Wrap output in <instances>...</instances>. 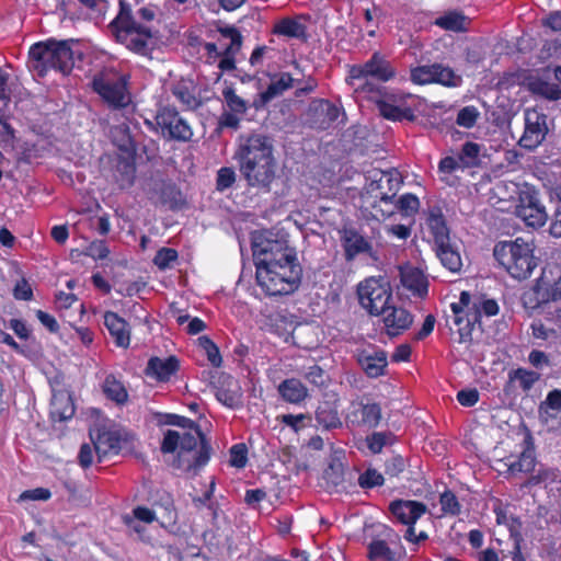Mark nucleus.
<instances>
[{"label": "nucleus", "instance_id": "nucleus-1", "mask_svg": "<svg viewBox=\"0 0 561 561\" xmlns=\"http://www.w3.org/2000/svg\"><path fill=\"white\" fill-rule=\"evenodd\" d=\"M234 158L248 187L271 192L277 175V160L271 137L262 133L240 136Z\"/></svg>", "mask_w": 561, "mask_h": 561}, {"label": "nucleus", "instance_id": "nucleus-2", "mask_svg": "<svg viewBox=\"0 0 561 561\" xmlns=\"http://www.w3.org/2000/svg\"><path fill=\"white\" fill-rule=\"evenodd\" d=\"M168 423L181 427V431L165 432L161 451L163 454L178 451L173 467L183 472L196 474L209 460V443L199 426L185 416L172 414Z\"/></svg>", "mask_w": 561, "mask_h": 561}, {"label": "nucleus", "instance_id": "nucleus-3", "mask_svg": "<svg viewBox=\"0 0 561 561\" xmlns=\"http://www.w3.org/2000/svg\"><path fill=\"white\" fill-rule=\"evenodd\" d=\"M157 18V9L152 5L140 8L136 14L125 0H119V11L108 24L111 34L129 50L147 55L152 47V23Z\"/></svg>", "mask_w": 561, "mask_h": 561}, {"label": "nucleus", "instance_id": "nucleus-4", "mask_svg": "<svg viewBox=\"0 0 561 561\" xmlns=\"http://www.w3.org/2000/svg\"><path fill=\"white\" fill-rule=\"evenodd\" d=\"M75 41L48 39L34 44L30 49V67L44 77L48 70L54 69L67 75L73 67Z\"/></svg>", "mask_w": 561, "mask_h": 561}, {"label": "nucleus", "instance_id": "nucleus-5", "mask_svg": "<svg viewBox=\"0 0 561 561\" xmlns=\"http://www.w3.org/2000/svg\"><path fill=\"white\" fill-rule=\"evenodd\" d=\"M534 250L535 247L531 242L517 238L513 241L497 243L494 247L493 255L512 277L526 279L538 265Z\"/></svg>", "mask_w": 561, "mask_h": 561}, {"label": "nucleus", "instance_id": "nucleus-6", "mask_svg": "<svg viewBox=\"0 0 561 561\" xmlns=\"http://www.w3.org/2000/svg\"><path fill=\"white\" fill-rule=\"evenodd\" d=\"M252 251L255 267L299 264L295 248L286 239L276 238L271 232L256 236Z\"/></svg>", "mask_w": 561, "mask_h": 561}, {"label": "nucleus", "instance_id": "nucleus-7", "mask_svg": "<svg viewBox=\"0 0 561 561\" xmlns=\"http://www.w3.org/2000/svg\"><path fill=\"white\" fill-rule=\"evenodd\" d=\"M301 276L300 263L256 267L257 284L271 296L288 295L295 291L300 284Z\"/></svg>", "mask_w": 561, "mask_h": 561}, {"label": "nucleus", "instance_id": "nucleus-8", "mask_svg": "<svg viewBox=\"0 0 561 561\" xmlns=\"http://www.w3.org/2000/svg\"><path fill=\"white\" fill-rule=\"evenodd\" d=\"M93 91L112 110H126L131 107V94L127 88V78L114 69H104L98 72L92 80Z\"/></svg>", "mask_w": 561, "mask_h": 561}, {"label": "nucleus", "instance_id": "nucleus-9", "mask_svg": "<svg viewBox=\"0 0 561 561\" xmlns=\"http://www.w3.org/2000/svg\"><path fill=\"white\" fill-rule=\"evenodd\" d=\"M360 306L373 316H380L392 299V290L383 277H369L357 286Z\"/></svg>", "mask_w": 561, "mask_h": 561}, {"label": "nucleus", "instance_id": "nucleus-10", "mask_svg": "<svg viewBox=\"0 0 561 561\" xmlns=\"http://www.w3.org/2000/svg\"><path fill=\"white\" fill-rule=\"evenodd\" d=\"M515 214L527 226L533 228L543 226L548 219L547 211L540 204L538 194L529 187L519 192Z\"/></svg>", "mask_w": 561, "mask_h": 561}, {"label": "nucleus", "instance_id": "nucleus-11", "mask_svg": "<svg viewBox=\"0 0 561 561\" xmlns=\"http://www.w3.org/2000/svg\"><path fill=\"white\" fill-rule=\"evenodd\" d=\"M396 76L392 65L379 53H374L371 58L363 65H354L350 69L352 84L356 80H364L373 77L381 82H387Z\"/></svg>", "mask_w": 561, "mask_h": 561}, {"label": "nucleus", "instance_id": "nucleus-12", "mask_svg": "<svg viewBox=\"0 0 561 561\" xmlns=\"http://www.w3.org/2000/svg\"><path fill=\"white\" fill-rule=\"evenodd\" d=\"M411 98V94L385 93L382 98L376 99V105L382 117L393 122L415 121L416 116L414 111L405 105V100Z\"/></svg>", "mask_w": 561, "mask_h": 561}, {"label": "nucleus", "instance_id": "nucleus-13", "mask_svg": "<svg viewBox=\"0 0 561 561\" xmlns=\"http://www.w3.org/2000/svg\"><path fill=\"white\" fill-rule=\"evenodd\" d=\"M157 125L162 133H168L169 137L179 141H188L193 131L187 122L182 118L179 112L171 106H162L156 115Z\"/></svg>", "mask_w": 561, "mask_h": 561}, {"label": "nucleus", "instance_id": "nucleus-14", "mask_svg": "<svg viewBox=\"0 0 561 561\" xmlns=\"http://www.w3.org/2000/svg\"><path fill=\"white\" fill-rule=\"evenodd\" d=\"M538 304L561 299V268L558 265H547L534 287Z\"/></svg>", "mask_w": 561, "mask_h": 561}, {"label": "nucleus", "instance_id": "nucleus-15", "mask_svg": "<svg viewBox=\"0 0 561 561\" xmlns=\"http://www.w3.org/2000/svg\"><path fill=\"white\" fill-rule=\"evenodd\" d=\"M547 133V116L536 110H527L525 113V130L518 144L525 149L534 150L545 140Z\"/></svg>", "mask_w": 561, "mask_h": 561}, {"label": "nucleus", "instance_id": "nucleus-16", "mask_svg": "<svg viewBox=\"0 0 561 561\" xmlns=\"http://www.w3.org/2000/svg\"><path fill=\"white\" fill-rule=\"evenodd\" d=\"M380 314L382 316L385 329L389 336L402 334L410 329L414 320L413 314L409 310L390 305V302L383 308Z\"/></svg>", "mask_w": 561, "mask_h": 561}, {"label": "nucleus", "instance_id": "nucleus-17", "mask_svg": "<svg viewBox=\"0 0 561 561\" xmlns=\"http://www.w3.org/2000/svg\"><path fill=\"white\" fill-rule=\"evenodd\" d=\"M540 421L550 431H561V390L550 391L538 409Z\"/></svg>", "mask_w": 561, "mask_h": 561}, {"label": "nucleus", "instance_id": "nucleus-18", "mask_svg": "<svg viewBox=\"0 0 561 561\" xmlns=\"http://www.w3.org/2000/svg\"><path fill=\"white\" fill-rule=\"evenodd\" d=\"M357 363L369 378H377L385 375L387 353L374 347L363 348L357 352Z\"/></svg>", "mask_w": 561, "mask_h": 561}, {"label": "nucleus", "instance_id": "nucleus-19", "mask_svg": "<svg viewBox=\"0 0 561 561\" xmlns=\"http://www.w3.org/2000/svg\"><path fill=\"white\" fill-rule=\"evenodd\" d=\"M389 510L394 518L403 525L415 524L427 512L425 504L410 500L393 501L390 503Z\"/></svg>", "mask_w": 561, "mask_h": 561}, {"label": "nucleus", "instance_id": "nucleus-20", "mask_svg": "<svg viewBox=\"0 0 561 561\" xmlns=\"http://www.w3.org/2000/svg\"><path fill=\"white\" fill-rule=\"evenodd\" d=\"M401 183V176L398 172H380L379 178L370 182L369 190L370 192L379 191L380 202L388 204L396 197Z\"/></svg>", "mask_w": 561, "mask_h": 561}, {"label": "nucleus", "instance_id": "nucleus-21", "mask_svg": "<svg viewBox=\"0 0 561 561\" xmlns=\"http://www.w3.org/2000/svg\"><path fill=\"white\" fill-rule=\"evenodd\" d=\"M219 33L222 38L229 39L230 43L222 49L218 67L221 71H231L236 67L233 55L239 51L242 44V37L239 31L231 26L219 28Z\"/></svg>", "mask_w": 561, "mask_h": 561}, {"label": "nucleus", "instance_id": "nucleus-22", "mask_svg": "<svg viewBox=\"0 0 561 561\" xmlns=\"http://www.w3.org/2000/svg\"><path fill=\"white\" fill-rule=\"evenodd\" d=\"M179 360L174 356L168 358L151 357L145 374L157 381H168L179 370Z\"/></svg>", "mask_w": 561, "mask_h": 561}, {"label": "nucleus", "instance_id": "nucleus-23", "mask_svg": "<svg viewBox=\"0 0 561 561\" xmlns=\"http://www.w3.org/2000/svg\"><path fill=\"white\" fill-rule=\"evenodd\" d=\"M500 465L506 468V471L512 477L519 474H529L537 466L535 450L533 448L524 449L517 458L508 457L505 460H500Z\"/></svg>", "mask_w": 561, "mask_h": 561}, {"label": "nucleus", "instance_id": "nucleus-24", "mask_svg": "<svg viewBox=\"0 0 561 561\" xmlns=\"http://www.w3.org/2000/svg\"><path fill=\"white\" fill-rule=\"evenodd\" d=\"M104 325L118 347L127 348L129 346L130 330L125 319L121 318L116 312L106 311L104 313Z\"/></svg>", "mask_w": 561, "mask_h": 561}, {"label": "nucleus", "instance_id": "nucleus-25", "mask_svg": "<svg viewBox=\"0 0 561 561\" xmlns=\"http://www.w3.org/2000/svg\"><path fill=\"white\" fill-rule=\"evenodd\" d=\"M402 286L417 297L427 294V279L423 272L416 267L407 266L400 270Z\"/></svg>", "mask_w": 561, "mask_h": 561}, {"label": "nucleus", "instance_id": "nucleus-26", "mask_svg": "<svg viewBox=\"0 0 561 561\" xmlns=\"http://www.w3.org/2000/svg\"><path fill=\"white\" fill-rule=\"evenodd\" d=\"M342 242L347 261H352L360 253H368L371 255L373 249L370 243L355 229H344Z\"/></svg>", "mask_w": 561, "mask_h": 561}, {"label": "nucleus", "instance_id": "nucleus-27", "mask_svg": "<svg viewBox=\"0 0 561 561\" xmlns=\"http://www.w3.org/2000/svg\"><path fill=\"white\" fill-rule=\"evenodd\" d=\"M435 252L440 263L450 272L457 273L462 267V261L458 245L450 239L447 242L435 245Z\"/></svg>", "mask_w": 561, "mask_h": 561}, {"label": "nucleus", "instance_id": "nucleus-28", "mask_svg": "<svg viewBox=\"0 0 561 561\" xmlns=\"http://www.w3.org/2000/svg\"><path fill=\"white\" fill-rule=\"evenodd\" d=\"M277 390L284 401L293 404H298L308 397V389L296 378L285 379L278 385Z\"/></svg>", "mask_w": 561, "mask_h": 561}, {"label": "nucleus", "instance_id": "nucleus-29", "mask_svg": "<svg viewBox=\"0 0 561 561\" xmlns=\"http://www.w3.org/2000/svg\"><path fill=\"white\" fill-rule=\"evenodd\" d=\"M294 79L288 72H280L271 77V82L260 96L263 104H266L285 91L293 88Z\"/></svg>", "mask_w": 561, "mask_h": 561}, {"label": "nucleus", "instance_id": "nucleus-30", "mask_svg": "<svg viewBox=\"0 0 561 561\" xmlns=\"http://www.w3.org/2000/svg\"><path fill=\"white\" fill-rule=\"evenodd\" d=\"M470 19L460 11H447L438 16L434 24L445 31L466 32L470 25Z\"/></svg>", "mask_w": 561, "mask_h": 561}, {"label": "nucleus", "instance_id": "nucleus-31", "mask_svg": "<svg viewBox=\"0 0 561 561\" xmlns=\"http://www.w3.org/2000/svg\"><path fill=\"white\" fill-rule=\"evenodd\" d=\"M75 414V405L70 394L66 392L54 393L50 402V415L54 421H66Z\"/></svg>", "mask_w": 561, "mask_h": 561}, {"label": "nucleus", "instance_id": "nucleus-32", "mask_svg": "<svg viewBox=\"0 0 561 561\" xmlns=\"http://www.w3.org/2000/svg\"><path fill=\"white\" fill-rule=\"evenodd\" d=\"M426 225L433 236L435 245L447 242L450 239L449 229L439 209L430 210Z\"/></svg>", "mask_w": 561, "mask_h": 561}, {"label": "nucleus", "instance_id": "nucleus-33", "mask_svg": "<svg viewBox=\"0 0 561 561\" xmlns=\"http://www.w3.org/2000/svg\"><path fill=\"white\" fill-rule=\"evenodd\" d=\"M172 93L186 108L193 110L199 105L196 88L190 80H180L172 87Z\"/></svg>", "mask_w": 561, "mask_h": 561}, {"label": "nucleus", "instance_id": "nucleus-34", "mask_svg": "<svg viewBox=\"0 0 561 561\" xmlns=\"http://www.w3.org/2000/svg\"><path fill=\"white\" fill-rule=\"evenodd\" d=\"M94 449L98 454L99 460L110 453L117 454L121 449V439L118 434L111 431L99 433L94 442Z\"/></svg>", "mask_w": 561, "mask_h": 561}, {"label": "nucleus", "instance_id": "nucleus-35", "mask_svg": "<svg viewBox=\"0 0 561 561\" xmlns=\"http://www.w3.org/2000/svg\"><path fill=\"white\" fill-rule=\"evenodd\" d=\"M102 390L107 399L116 402L117 404H123L128 399V393L123 382L118 380L113 374H110L105 377Z\"/></svg>", "mask_w": 561, "mask_h": 561}, {"label": "nucleus", "instance_id": "nucleus-36", "mask_svg": "<svg viewBox=\"0 0 561 561\" xmlns=\"http://www.w3.org/2000/svg\"><path fill=\"white\" fill-rule=\"evenodd\" d=\"M434 83L448 88H457L462 83V77L456 73L450 67L442 64H433Z\"/></svg>", "mask_w": 561, "mask_h": 561}, {"label": "nucleus", "instance_id": "nucleus-37", "mask_svg": "<svg viewBox=\"0 0 561 561\" xmlns=\"http://www.w3.org/2000/svg\"><path fill=\"white\" fill-rule=\"evenodd\" d=\"M115 181L121 190L129 188L136 178V168L133 163L122 160L118 161L114 173Z\"/></svg>", "mask_w": 561, "mask_h": 561}, {"label": "nucleus", "instance_id": "nucleus-38", "mask_svg": "<svg viewBox=\"0 0 561 561\" xmlns=\"http://www.w3.org/2000/svg\"><path fill=\"white\" fill-rule=\"evenodd\" d=\"M316 420L325 430L336 428L342 425L337 411L328 403L318 407Z\"/></svg>", "mask_w": 561, "mask_h": 561}, {"label": "nucleus", "instance_id": "nucleus-39", "mask_svg": "<svg viewBox=\"0 0 561 561\" xmlns=\"http://www.w3.org/2000/svg\"><path fill=\"white\" fill-rule=\"evenodd\" d=\"M557 479V470L539 466V468H535L530 476H528L526 481L522 484V488H531L546 482L552 483L556 482Z\"/></svg>", "mask_w": 561, "mask_h": 561}, {"label": "nucleus", "instance_id": "nucleus-40", "mask_svg": "<svg viewBox=\"0 0 561 561\" xmlns=\"http://www.w3.org/2000/svg\"><path fill=\"white\" fill-rule=\"evenodd\" d=\"M10 113L8 107L0 106V146L3 148L13 147L15 129L9 123Z\"/></svg>", "mask_w": 561, "mask_h": 561}, {"label": "nucleus", "instance_id": "nucleus-41", "mask_svg": "<svg viewBox=\"0 0 561 561\" xmlns=\"http://www.w3.org/2000/svg\"><path fill=\"white\" fill-rule=\"evenodd\" d=\"M481 146L476 142L468 141L462 145V148L458 154V160L461 168H473L479 164V154Z\"/></svg>", "mask_w": 561, "mask_h": 561}, {"label": "nucleus", "instance_id": "nucleus-42", "mask_svg": "<svg viewBox=\"0 0 561 561\" xmlns=\"http://www.w3.org/2000/svg\"><path fill=\"white\" fill-rule=\"evenodd\" d=\"M368 558L370 560L393 561L394 553L385 540H373L368 545Z\"/></svg>", "mask_w": 561, "mask_h": 561}, {"label": "nucleus", "instance_id": "nucleus-43", "mask_svg": "<svg viewBox=\"0 0 561 561\" xmlns=\"http://www.w3.org/2000/svg\"><path fill=\"white\" fill-rule=\"evenodd\" d=\"M273 33L288 37H299L304 33V26L294 19L285 18L274 25Z\"/></svg>", "mask_w": 561, "mask_h": 561}, {"label": "nucleus", "instance_id": "nucleus-44", "mask_svg": "<svg viewBox=\"0 0 561 561\" xmlns=\"http://www.w3.org/2000/svg\"><path fill=\"white\" fill-rule=\"evenodd\" d=\"M528 89L531 93L540 95L547 100L556 101L557 84L547 81L535 79L528 82Z\"/></svg>", "mask_w": 561, "mask_h": 561}, {"label": "nucleus", "instance_id": "nucleus-45", "mask_svg": "<svg viewBox=\"0 0 561 561\" xmlns=\"http://www.w3.org/2000/svg\"><path fill=\"white\" fill-rule=\"evenodd\" d=\"M362 423L368 427H376L381 420V408L377 403L362 404Z\"/></svg>", "mask_w": 561, "mask_h": 561}, {"label": "nucleus", "instance_id": "nucleus-46", "mask_svg": "<svg viewBox=\"0 0 561 561\" xmlns=\"http://www.w3.org/2000/svg\"><path fill=\"white\" fill-rule=\"evenodd\" d=\"M222 96L229 110L233 113L244 114L247 112V102L237 95L232 87H226L222 90Z\"/></svg>", "mask_w": 561, "mask_h": 561}, {"label": "nucleus", "instance_id": "nucleus-47", "mask_svg": "<svg viewBox=\"0 0 561 561\" xmlns=\"http://www.w3.org/2000/svg\"><path fill=\"white\" fill-rule=\"evenodd\" d=\"M357 482L362 489H373L381 486L385 482V478L378 470L368 468L359 474Z\"/></svg>", "mask_w": 561, "mask_h": 561}, {"label": "nucleus", "instance_id": "nucleus-48", "mask_svg": "<svg viewBox=\"0 0 561 561\" xmlns=\"http://www.w3.org/2000/svg\"><path fill=\"white\" fill-rule=\"evenodd\" d=\"M433 64L412 68L410 79L413 83L424 85L434 83Z\"/></svg>", "mask_w": 561, "mask_h": 561}, {"label": "nucleus", "instance_id": "nucleus-49", "mask_svg": "<svg viewBox=\"0 0 561 561\" xmlns=\"http://www.w3.org/2000/svg\"><path fill=\"white\" fill-rule=\"evenodd\" d=\"M420 207L419 198L413 194H404L402 195L394 205V208L398 209L405 216L414 215Z\"/></svg>", "mask_w": 561, "mask_h": 561}, {"label": "nucleus", "instance_id": "nucleus-50", "mask_svg": "<svg viewBox=\"0 0 561 561\" xmlns=\"http://www.w3.org/2000/svg\"><path fill=\"white\" fill-rule=\"evenodd\" d=\"M480 117V112L477 107L469 105L462 107L457 115L456 123L457 125L471 128L477 124L478 118Z\"/></svg>", "mask_w": 561, "mask_h": 561}, {"label": "nucleus", "instance_id": "nucleus-51", "mask_svg": "<svg viewBox=\"0 0 561 561\" xmlns=\"http://www.w3.org/2000/svg\"><path fill=\"white\" fill-rule=\"evenodd\" d=\"M511 377L517 380L520 388L526 391L529 390L535 385V382L539 380L540 375L536 371L518 368L513 371Z\"/></svg>", "mask_w": 561, "mask_h": 561}, {"label": "nucleus", "instance_id": "nucleus-52", "mask_svg": "<svg viewBox=\"0 0 561 561\" xmlns=\"http://www.w3.org/2000/svg\"><path fill=\"white\" fill-rule=\"evenodd\" d=\"M198 345L203 351H205L207 358L213 366L219 367L221 365V356L219 354V350L209 337H198Z\"/></svg>", "mask_w": 561, "mask_h": 561}, {"label": "nucleus", "instance_id": "nucleus-53", "mask_svg": "<svg viewBox=\"0 0 561 561\" xmlns=\"http://www.w3.org/2000/svg\"><path fill=\"white\" fill-rule=\"evenodd\" d=\"M439 503L444 514L458 515L460 513V504L457 496L449 490L445 491L439 496Z\"/></svg>", "mask_w": 561, "mask_h": 561}, {"label": "nucleus", "instance_id": "nucleus-54", "mask_svg": "<svg viewBox=\"0 0 561 561\" xmlns=\"http://www.w3.org/2000/svg\"><path fill=\"white\" fill-rule=\"evenodd\" d=\"M236 182V172L232 168L224 167L217 172L216 188L219 192H224L230 188Z\"/></svg>", "mask_w": 561, "mask_h": 561}, {"label": "nucleus", "instance_id": "nucleus-55", "mask_svg": "<svg viewBox=\"0 0 561 561\" xmlns=\"http://www.w3.org/2000/svg\"><path fill=\"white\" fill-rule=\"evenodd\" d=\"M178 260V252L171 248L160 249L153 257V263L160 270H165Z\"/></svg>", "mask_w": 561, "mask_h": 561}, {"label": "nucleus", "instance_id": "nucleus-56", "mask_svg": "<svg viewBox=\"0 0 561 561\" xmlns=\"http://www.w3.org/2000/svg\"><path fill=\"white\" fill-rule=\"evenodd\" d=\"M472 310H474L473 320H477L478 316L481 313L488 317L495 316L499 312V306L494 299H486L472 302Z\"/></svg>", "mask_w": 561, "mask_h": 561}, {"label": "nucleus", "instance_id": "nucleus-57", "mask_svg": "<svg viewBox=\"0 0 561 561\" xmlns=\"http://www.w3.org/2000/svg\"><path fill=\"white\" fill-rule=\"evenodd\" d=\"M248 461V449L244 444H236L230 448V465L236 468L245 467Z\"/></svg>", "mask_w": 561, "mask_h": 561}, {"label": "nucleus", "instance_id": "nucleus-58", "mask_svg": "<svg viewBox=\"0 0 561 561\" xmlns=\"http://www.w3.org/2000/svg\"><path fill=\"white\" fill-rule=\"evenodd\" d=\"M390 438V435L383 432H376L371 435L367 436L366 443L368 449L374 453L378 454L382 450V448L388 444Z\"/></svg>", "mask_w": 561, "mask_h": 561}, {"label": "nucleus", "instance_id": "nucleus-59", "mask_svg": "<svg viewBox=\"0 0 561 561\" xmlns=\"http://www.w3.org/2000/svg\"><path fill=\"white\" fill-rule=\"evenodd\" d=\"M85 254L94 260H104L110 254V249L105 241L95 240L89 244Z\"/></svg>", "mask_w": 561, "mask_h": 561}, {"label": "nucleus", "instance_id": "nucleus-60", "mask_svg": "<svg viewBox=\"0 0 561 561\" xmlns=\"http://www.w3.org/2000/svg\"><path fill=\"white\" fill-rule=\"evenodd\" d=\"M404 469L405 459L400 455H396L387 460L385 471L390 477H398Z\"/></svg>", "mask_w": 561, "mask_h": 561}, {"label": "nucleus", "instance_id": "nucleus-61", "mask_svg": "<svg viewBox=\"0 0 561 561\" xmlns=\"http://www.w3.org/2000/svg\"><path fill=\"white\" fill-rule=\"evenodd\" d=\"M279 420L285 425L291 427L295 432H298L299 430L306 426L305 421H310L311 419L307 414H284L279 416Z\"/></svg>", "mask_w": 561, "mask_h": 561}, {"label": "nucleus", "instance_id": "nucleus-62", "mask_svg": "<svg viewBox=\"0 0 561 561\" xmlns=\"http://www.w3.org/2000/svg\"><path fill=\"white\" fill-rule=\"evenodd\" d=\"M216 398L229 408H234L239 403L238 392L231 389L218 388L216 391Z\"/></svg>", "mask_w": 561, "mask_h": 561}, {"label": "nucleus", "instance_id": "nucleus-63", "mask_svg": "<svg viewBox=\"0 0 561 561\" xmlns=\"http://www.w3.org/2000/svg\"><path fill=\"white\" fill-rule=\"evenodd\" d=\"M305 378L312 385L317 387H322L325 385L327 377L324 370L318 366L313 365L309 367L308 371L305 375Z\"/></svg>", "mask_w": 561, "mask_h": 561}, {"label": "nucleus", "instance_id": "nucleus-64", "mask_svg": "<svg viewBox=\"0 0 561 561\" xmlns=\"http://www.w3.org/2000/svg\"><path fill=\"white\" fill-rule=\"evenodd\" d=\"M13 296L19 300H31L33 298V290L26 279H21L16 283L13 289Z\"/></svg>", "mask_w": 561, "mask_h": 561}]
</instances>
